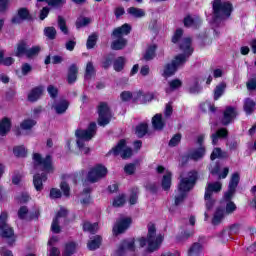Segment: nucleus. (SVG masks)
I'll return each mask as SVG.
<instances>
[{
	"label": "nucleus",
	"instance_id": "13",
	"mask_svg": "<svg viewBox=\"0 0 256 256\" xmlns=\"http://www.w3.org/2000/svg\"><path fill=\"white\" fill-rule=\"evenodd\" d=\"M237 115H239V112H237V107L227 106L223 112V117L221 120L222 125H229L230 123H233V121H235L237 118Z\"/></svg>",
	"mask_w": 256,
	"mask_h": 256
},
{
	"label": "nucleus",
	"instance_id": "41",
	"mask_svg": "<svg viewBox=\"0 0 256 256\" xmlns=\"http://www.w3.org/2000/svg\"><path fill=\"white\" fill-rule=\"evenodd\" d=\"M168 85H169V87L166 90V93H169V90L175 91L176 89H181L183 82L179 79H174V80H171L170 82H168Z\"/></svg>",
	"mask_w": 256,
	"mask_h": 256
},
{
	"label": "nucleus",
	"instance_id": "5",
	"mask_svg": "<svg viewBox=\"0 0 256 256\" xmlns=\"http://www.w3.org/2000/svg\"><path fill=\"white\" fill-rule=\"evenodd\" d=\"M211 4L214 18L220 21L229 19L234 11L233 3L227 0H214Z\"/></svg>",
	"mask_w": 256,
	"mask_h": 256
},
{
	"label": "nucleus",
	"instance_id": "40",
	"mask_svg": "<svg viewBox=\"0 0 256 256\" xmlns=\"http://www.w3.org/2000/svg\"><path fill=\"white\" fill-rule=\"evenodd\" d=\"M44 35L47 37V39H50V41H53L57 37V29L55 27H46L44 28Z\"/></svg>",
	"mask_w": 256,
	"mask_h": 256
},
{
	"label": "nucleus",
	"instance_id": "38",
	"mask_svg": "<svg viewBox=\"0 0 256 256\" xmlns=\"http://www.w3.org/2000/svg\"><path fill=\"white\" fill-rule=\"evenodd\" d=\"M83 230L88 231V233L95 234L97 231H99V224L98 223H90V222H85L83 224Z\"/></svg>",
	"mask_w": 256,
	"mask_h": 256
},
{
	"label": "nucleus",
	"instance_id": "32",
	"mask_svg": "<svg viewBox=\"0 0 256 256\" xmlns=\"http://www.w3.org/2000/svg\"><path fill=\"white\" fill-rule=\"evenodd\" d=\"M127 13L129 15H132V17H136V19H141V17H145V10L135 7H130L127 10Z\"/></svg>",
	"mask_w": 256,
	"mask_h": 256
},
{
	"label": "nucleus",
	"instance_id": "59",
	"mask_svg": "<svg viewBox=\"0 0 256 256\" xmlns=\"http://www.w3.org/2000/svg\"><path fill=\"white\" fill-rule=\"evenodd\" d=\"M22 75H29L33 71V67L29 63H24L21 67Z\"/></svg>",
	"mask_w": 256,
	"mask_h": 256
},
{
	"label": "nucleus",
	"instance_id": "28",
	"mask_svg": "<svg viewBox=\"0 0 256 256\" xmlns=\"http://www.w3.org/2000/svg\"><path fill=\"white\" fill-rule=\"evenodd\" d=\"M227 137V129L221 128L216 133L211 135L212 145H217L219 139Z\"/></svg>",
	"mask_w": 256,
	"mask_h": 256
},
{
	"label": "nucleus",
	"instance_id": "14",
	"mask_svg": "<svg viewBox=\"0 0 256 256\" xmlns=\"http://www.w3.org/2000/svg\"><path fill=\"white\" fill-rule=\"evenodd\" d=\"M131 226V218H120L116 221L113 227L114 235H121V233H125L126 230Z\"/></svg>",
	"mask_w": 256,
	"mask_h": 256
},
{
	"label": "nucleus",
	"instance_id": "17",
	"mask_svg": "<svg viewBox=\"0 0 256 256\" xmlns=\"http://www.w3.org/2000/svg\"><path fill=\"white\" fill-rule=\"evenodd\" d=\"M239 229V224H234L229 228V230H223L221 233L222 241H229L231 239V235H237V233H239Z\"/></svg>",
	"mask_w": 256,
	"mask_h": 256
},
{
	"label": "nucleus",
	"instance_id": "30",
	"mask_svg": "<svg viewBox=\"0 0 256 256\" xmlns=\"http://www.w3.org/2000/svg\"><path fill=\"white\" fill-rule=\"evenodd\" d=\"M87 247L90 251H95V249H99L101 247V236H94L88 242Z\"/></svg>",
	"mask_w": 256,
	"mask_h": 256
},
{
	"label": "nucleus",
	"instance_id": "64",
	"mask_svg": "<svg viewBox=\"0 0 256 256\" xmlns=\"http://www.w3.org/2000/svg\"><path fill=\"white\" fill-rule=\"evenodd\" d=\"M61 190L63 191L65 197H69V184H67V182H62L60 185Z\"/></svg>",
	"mask_w": 256,
	"mask_h": 256
},
{
	"label": "nucleus",
	"instance_id": "52",
	"mask_svg": "<svg viewBox=\"0 0 256 256\" xmlns=\"http://www.w3.org/2000/svg\"><path fill=\"white\" fill-rule=\"evenodd\" d=\"M41 51V47L40 46H33L32 48H28L27 52H26V57H35L37 55H39V52Z\"/></svg>",
	"mask_w": 256,
	"mask_h": 256
},
{
	"label": "nucleus",
	"instance_id": "58",
	"mask_svg": "<svg viewBox=\"0 0 256 256\" xmlns=\"http://www.w3.org/2000/svg\"><path fill=\"white\" fill-rule=\"evenodd\" d=\"M50 199H61V190L52 188L50 190Z\"/></svg>",
	"mask_w": 256,
	"mask_h": 256
},
{
	"label": "nucleus",
	"instance_id": "2",
	"mask_svg": "<svg viewBox=\"0 0 256 256\" xmlns=\"http://www.w3.org/2000/svg\"><path fill=\"white\" fill-rule=\"evenodd\" d=\"M195 181H197V171H190L186 176L184 174L180 175L177 195L175 196V205L183 203L187 193L195 187Z\"/></svg>",
	"mask_w": 256,
	"mask_h": 256
},
{
	"label": "nucleus",
	"instance_id": "16",
	"mask_svg": "<svg viewBox=\"0 0 256 256\" xmlns=\"http://www.w3.org/2000/svg\"><path fill=\"white\" fill-rule=\"evenodd\" d=\"M127 251H135V241H123L116 251V256H124Z\"/></svg>",
	"mask_w": 256,
	"mask_h": 256
},
{
	"label": "nucleus",
	"instance_id": "39",
	"mask_svg": "<svg viewBox=\"0 0 256 256\" xmlns=\"http://www.w3.org/2000/svg\"><path fill=\"white\" fill-rule=\"evenodd\" d=\"M77 249V245L73 242L67 243L64 247V251L62 253L63 256H71L75 253Z\"/></svg>",
	"mask_w": 256,
	"mask_h": 256
},
{
	"label": "nucleus",
	"instance_id": "23",
	"mask_svg": "<svg viewBox=\"0 0 256 256\" xmlns=\"http://www.w3.org/2000/svg\"><path fill=\"white\" fill-rule=\"evenodd\" d=\"M25 19H31V15L27 8H21L18 10V16L12 19V23H21V21H25Z\"/></svg>",
	"mask_w": 256,
	"mask_h": 256
},
{
	"label": "nucleus",
	"instance_id": "55",
	"mask_svg": "<svg viewBox=\"0 0 256 256\" xmlns=\"http://www.w3.org/2000/svg\"><path fill=\"white\" fill-rule=\"evenodd\" d=\"M14 155L16 157H25L27 155V150L23 146H16L14 148Z\"/></svg>",
	"mask_w": 256,
	"mask_h": 256
},
{
	"label": "nucleus",
	"instance_id": "54",
	"mask_svg": "<svg viewBox=\"0 0 256 256\" xmlns=\"http://www.w3.org/2000/svg\"><path fill=\"white\" fill-rule=\"evenodd\" d=\"M125 205V195H119L114 198L113 207H123Z\"/></svg>",
	"mask_w": 256,
	"mask_h": 256
},
{
	"label": "nucleus",
	"instance_id": "12",
	"mask_svg": "<svg viewBox=\"0 0 256 256\" xmlns=\"http://www.w3.org/2000/svg\"><path fill=\"white\" fill-rule=\"evenodd\" d=\"M105 175H107V168L101 164H98L88 172L87 181L90 183H97V181L103 179Z\"/></svg>",
	"mask_w": 256,
	"mask_h": 256
},
{
	"label": "nucleus",
	"instance_id": "47",
	"mask_svg": "<svg viewBox=\"0 0 256 256\" xmlns=\"http://www.w3.org/2000/svg\"><path fill=\"white\" fill-rule=\"evenodd\" d=\"M147 129H148V126L146 123H142V124H139L137 127H136V135L137 137H145V135H147Z\"/></svg>",
	"mask_w": 256,
	"mask_h": 256
},
{
	"label": "nucleus",
	"instance_id": "56",
	"mask_svg": "<svg viewBox=\"0 0 256 256\" xmlns=\"http://www.w3.org/2000/svg\"><path fill=\"white\" fill-rule=\"evenodd\" d=\"M39 3H43V1H46L48 5H51L52 7H59V5H63L65 3V0H37Z\"/></svg>",
	"mask_w": 256,
	"mask_h": 256
},
{
	"label": "nucleus",
	"instance_id": "43",
	"mask_svg": "<svg viewBox=\"0 0 256 256\" xmlns=\"http://www.w3.org/2000/svg\"><path fill=\"white\" fill-rule=\"evenodd\" d=\"M27 51H28L27 43L20 42L17 46L15 55L16 57H21L22 55H27Z\"/></svg>",
	"mask_w": 256,
	"mask_h": 256
},
{
	"label": "nucleus",
	"instance_id": "10",
	"mask_svg": "<svg viewBox=\"0 0 256 256\" xmlns=\"http://www.w3.org/2000/svg\"><path fill=\"white\" fill-rule=\"evenodd\" d=\"M98 125L100 127H105V125H109L111 123V119L113 118V114H111V108L105 102H101L98 105Z\"/></svg>",
	"mask_w": 256,
	"mask_h": 256
},
{
	"label": "nucleus",
	"instance_id": "25",
	"mask_svg": "<svg viewBox=\"0 0 256 256\" xmlns=\"http://www.w3.org/2000/svg\"><path fill=\"white\" fill-rule=\"evenodd\" d=\"M199 81H201L199 77H194L191 79L189 93H192L193 95L201 93V86L199 85Z\"/></svg>",
	"mask_w": 256,
	"mask_h": 256
},
{
	"label": "nucleus",
	"instance_id": "27",
	"mask_svg": "<svg viewBox=\"0 0 256 256\" xmlns=\"http://www.w3.org/2000/svg\"><path fill=\"white\" fill-rule=\"evenodd\" d=\"M205 156V147L201 146L197 150L192 151L189 154V159H192L193 161H199V159H203Z\"/></svg>",
	"mask_w": 256,
	"mask_h": 256
},
{
	"label": "nucleus",
	"instance_id": "44",
	"mask_svg": "<svg viewBox=\"0 0 256 256\" xmlns=\"http://www.w3.org/2000/svg\"><path fill=\"white\" fill-rule=\"evenodd\" d=\"M97 39H99V35H97V33L91 34L86 42L87 49H93V47L97 45Z\"/></svg>",
	"mask_w": 256,
	"mask_h": 256
},
{
	"label": "nucleus",
	"instance_id": "35",
	"mask_svg": "<svg viewBox=\"0 0 256 256\" xmlns=\"http://www.w3.org/2000/svg\"><path fill=\"white\" fill-rule=\"evenodd\" d=\"M155 51H157V45H155V44L150 45L147 48L146 53L144 54L145 61H151V59H154L155 58Z\"/></svg>",
	"mask_w": 256,
	"mask_h": 256
},
{
	"label": "nucleus",
	"instance_id": "11",
	"mask_svg": "<svg viewBox=\"0 0 256 256\" xmlns=\"http://www.w3.org/2000/svg\"><path fill=\"white\" fill-rule=\"evenodd\" d=\"M110 153H113L115 156L120 155L122 159H129L133 156V149L127 146L125 140H120Z\"/></svg>",
	"mask_w": 256,
	"mask_h": 256
},
{
	"label": "nucleus",
	"instance_id": "63",
	"mask_svg": "<svg viewBox=\"0 0 256 256\" xmlns=\"http://www.w3.org/2000/svg\"><path fill=\"white\" fill-rule=\"evenodd\" d=\"M124 171L127 175H133L135 173V164H127L124 167Z\"/></svg>",
	"mask_w": 256,
	"mask_h": 256
},
{
	"label": "nucleus",
	"instance_id": "45",
	"mask_svg": "<svg viewBox=\"0 0 256 256\" xmlns=\"http://www.w3.org/2000/svg\"><path fill=\"white\" fill-rule=\"evenodd\" d=\"M5 53L0 50V65H5L6 67H9V65H13L15 63V59L11 57L3 58Z\"/></svg>",
	"mask_w": 256,
	"mask_h": 256
},
{
	"label": "nucleus",
	"instance_id": "3",
	"mask_svg": "<svg viewBox=\"0 0 256 256\" xmlns=\"http://www.w3.org/2000/svg\"><path fill=\"white\" fill-rule=\"evenodd\" d=\"M164 236L162 234L157 235V228L155 227V224L149 223L148 224V235L147 239L140 238L138 240V243L140 247H145L148 243V251L150 253H153V251H157L161 247V243H163Z\"/></svg>",
	"mask_w": 256,
	"mask_h": 256
},
{
	"label": "nucleus",
	"instance_id": "36",
	"mask_svg": "<svg viewBox=\"0 0 256 256\" xmlns=\"http://www.w3.org/2000/svg\"><path fill=\"white\" fill-rule=\"evenodd\" d=\"M244 111L247 113V115H251L253 111H255V101L251 100L250 98H247L244 101Z\"/></svg>",
	"mask_w": 256,
	"mask_h": 256
},
{
	"label": "nucleus",
	"instance_id": "50",
	"mask_svg": "<svg viewBox=\"0 0 256 256\" xmlns=\"http://www.w3.org/2000/svg\"><path fill=\"white\" fill-rule=\"evenodd\" d=\"M123 67H125V58L119 57L114 61V69L116 71H123Z\"/></svg>",
	"mask_w": 256,
	"mask_h": 256
},
{
	"label": "nucleus",
	"instance_id": "21",
	"mask_svg": "<svg viewBox=\"0 0 256 256\" xmlns=\"http://www.w3.org/2000/svg\"><path fill=\"white\" fill-rule=\"evenodd\" d=\"M45 89V86H36L31 90V92L28 94V101H31L32 103H35L41 95H43V90Z\"/></svg>",
	"mask_w": 256,
	"mask_h": 256
},
{
	"label": "nucleus",
	"instance_id": "9",
	"mask_svg": "<svg viewBox=\"0 0 256 256\" xmlns=\"http://www.w3.org/2000/svg\"><path fill=\"white\" fill-rule=\"evenodd\" d=\"M222 189L221 182H214V183H208L205 188V194L204 199L206 202V208L208 210L213 209V206L215 205V200L213 199L214 193H219Z\"/></svg>",
	"mask_w": 256,
	"mask_h": 256
},
{
	"label": "nucleus",
	"instance_id": "60",
	"mask_svg": "<svg viewBox=\"0 0 256 256\" xmlns=\"http://www.w3.org/2000/svg\"><path fill=\"white\" fill-rule=\"evenodd\" d=\"M47 91H48L50 97H52V99H55V97H57V93H58L57 87H55L53 85H49L47 87Z\"/></svg>",
	"mask_w": 256,
	"mask_h": 256
},
{
	"label": "nucleus",
	"instance_id": "42",
	"mask_svg": "<svg viewBox=\"0 0 256 256\" xmlns=\"http://www.w3.org/2000/svg\"><path fill=\"white\" fill-rule=\"evenodd\" d=\"M58 27L64 35H69V28H67V21L62 16H58Z\"/></svg>",
	"mask_w": 256,
	"mask_h": 256
},
{
	"label": "nucleus",
	"instance_id": "31",
	"mask_svg": "<svg viewBox=\"0 0 256 256\" xmlns=\"http://www.w3.org/2000/svg\"><path fill=\"white\" fill-rule=\"evenodd\" d=\"M225 210L218 208L214 214V217L212 219V224L213 225H219L221 221H223V218L225 217Z\"/></svg>",
	"mask_w": 256,
	"mask_h": 256
},
{
	"label": "nucleus",
	"instance_id": "34",
	"mask_svg": "<svg viewBox=\"0 0 256 256\" xmlns=\"http://www.w3.org/2000/svg\"><path fill=\"white\" fill-rule=\"evenodd\" d=\"M177 71V68L172 64V63H169V64H166L164 66V71H163V77H172V75H175Z\"/></svg>",
	"mask_w": 256,
	"mask_h": 256
},
{
	"label": "nucleus",
	"instance_id": "15",
	"mask_svg": "<svg viewBox=\"0 0 256 256\" xmlns=\"http://www.w3.org/2000/svg\"><path fill=\"white\" fill-rule=\"evenodd\" d=\"M67 217V210L60 209V211L56 214V217L53 219L51 224V232L52 233H61V221L65 220Z\"/></svg>",
	"mask_w": 256,
	"mask_h": 256
},
{
	"label": "nucleus",
	"instance_id": "33",
	"mask_svg": "<svg viewBox=\"0 0 256 256\" xmlns=\"http://www.w3.org/2000/svg\"><path fill=\"white\" fill-rule=\"evenodd\" d=\"M173 174L171 172L167 171L166 174L162 178V188L164 191H169L171 189V177Z\"/></svg>",
	"mask_w": 256,
	"mask_h": 256
},
{
	"label": "nucleus",
	"instance_id": "37",
	"mask_svg": "<svg viewBox=\"0 0 256 256\" xmlns=\"http://www.w3.org/2000/svg\"><path fill=\"white\" fill-rule=\"evenodd\" d=\"M37 125V122L33 119H26L21 122L20 128L23 129L24 131H29L33 129Z\"/></svg>",
	"mask_w": 256,
	"mask_h": 256
},
{
	"label": "nucleus",
	"instance_id": "6",
	"mask_svg": "<svg viewBox=\"0 0 256 256\" xmlns=\"http://www.w3.org/2000/svg\"><path fill=\"white\" fill-rule=\"evenodd\" d=\"M131 33V25L124 24L112 32L113 42L111 44V49L114 51H121V49H125L127 47V39H125V35H129Z\"/></svg>",
	"mask_w": 256,
	"mask_h": 256
},
{
	"label": "nucleus",
	"instance_id": "1",
	"mask_svg": "<svg viewBox=\"0 0 256 256\" xmlns=\"http://www.w3.org/2000/svg\"><path fill=\"white\" fill-rule=\"evenodd\" d=\"M183 37V30L177 29L174 36L172 37V43H180L179 47L183 51L184 54L177 55L174 60H172V65L179 69L182 65H185L187 63V59L193 55V48L191 47V38L186 37L181 39Z\"/></svg>",
	"mask_w": 256,
	"mask_h": 256
},
{
	"label": "nucleus",
	"instance_id": "29",
	"mask_svg": "<svg viewBox=\"0 0 256 256\" xmlns=\"http://www.w3.org/2000/svg\"><path fill=\"white\" fill-rule=\"evenodd\" d=\"M225 89H227V84L225 82H221L214 89V101H218L220 97L225 93Z\"/></svg>",
	"mask_w": 256,
	"mask_h": 256
},
{
	"label": "nucleus",
	"instance_id": "22",
	"mask_svg": "<svg viewBox=\"0 0 256 256\" xmlns=\"http://www.w3.org/2000/svg\"><path fill=\"white\" fill-rule=\"evenodd\" d=\"M78 73H79V68L77 67V65L72 64L68 69L67 81H68L69 85H73V83H75V81H77Z\"/></svg>",
	"mask_w": 256,
	"mask_h": 256
},
{
	"label": "nucleus",
	"instance_id": "57",
	"mask_svg": "<svg viewBox=\"0 0 256 256\" xmlns=\"http://www.w3.org/2000/svg\"><path fill=\"white\" fill-rule=\"evenodd\" d=\"M181 143V134H175L169 141V147H177V144Z\"/></svg>",
	"mask_w": 256,
	"mask_h": 256
},
{
	"label": "nucleus",
	"instance_id": "48",
	"mask_svg": "<svg viewBox=\"0 0 256 256\" xmlns=\"http://www.w3.org/2000/svg\"><path fill=\"white\" fill-rule=\"evenodd\" d=\"M91 21V18L80 17L76 21V27L77 29H81V27H87V25H90Z\"/></svg>",
	"mask_w": 256,
	"mask_h": 256
},
{
	"label": "nucleus",
	"instance_id": "51",
	"mask_svg": "<svg viewBox=\"0 0 256 256\" xmlns=\"http://www.w3.org/2000/svg\"><path fill=\"white\" fill-rule=\"evenodd\" d=\"M235 211H237V205H235V202H232V201L227 202L226 210L224 211V213L226 215H231L235 213Z\"/></svg>",
	"mask_w": 256,
	"mask_h": 256
},
{
	"label": "nucleus",
	"instance_id": "26",
	"mask_svg": "<svg viewBox=\"0 0 256 256\" xmlns=\"http://www.w3.org/2000/svg\"><path fill=\"white\" fill-rule=\"evenodd\" d=\"M8 131H11V121L8 118H4L0 122V135L2 137H5L7 135Z\"/></svg>",
	"mask_w": 256,
	"mask_h": 256
},
{
	"label": "nucleus",
	"instance_id": "20",
	"mask_svg": "<svg viewBox=\"0 0 256 256\" xmlns=\"http://www.w3.org/2000/svg\"><path fill=\"white\" fill-rule=\"evenodd\" d=\"M152 126L156 131H163L165 127V121H163L162 114H156L152 117Z\"/></svg>",
	"mask_w": 256,
	"mask_h": 256
},
{
	"label": "nucleus",
	"instance_id": "61",
	"mask_svg": "<svg viewBox=\"0 0 256 256\" xmlns=\"http://www.w3.org/2000/svg\"><path fill=\"white\" fill-rule=\"evenodd\" d=\"M233 195H235V188H228V191L224 194L225 201H231Z\"/></svg>",
	"mask_w": 256,
	"mask_h": 256
},
{
	"label": "nucleus",
	"instance_id": "24",
	"mask_svg": "<svg viewBox=\"0 0 256 256\" xmlns=\"http://www.w3.org/2000/svg\"><path fill=\"white\" fill-rule=\"evenodd\" d=\"M203 253V245L199 242H195L188 249V256H201Z\"/></svg>",
	"mask_w": 256,
	"mask_h": 256
},
{
	"label": "nucleus",
	"instance_id": "4",
	"mask_svg": "<svg viewBox=\"0 0 256 256\" xmlns=\"http://www.w3.org/2000/svg\"><path fill=\"white\" fill-rule=\"evenodd\" d=\"M97 133V124L95 122L90 123L88 128L86 130L78 129L75 132L76 138H77V147L79 148L82 153L85 155L89 154L91 149L89 147L85 146V143L88 141H91L93 137H95V134Z\"/></svg>",
	"mask_w": 256,
	"mask_h": 256
},
{
	"label": "nucleus",
	"instance_id": "7",
	"mask_svg": "<svg viewBox=\"0 0 256 256\" xmlns=\"http://www.w3.org/2000/svg\"><path fill=\"white\" fill-rule=\"evenodd\" d=\"M33 163L35 171H44V173H53V171H55L51 155H47L43 158L41 154L35 153L33 155Z\"/></svg>",
	"mask_w": 256,
	"mask_h": 256
},
{
	"label": "nucleus",
	"instance_id": "19",
	"mask_svg": "<svg viewBox=\"0 0 256 256\" xmlns=\"http://www.w3.org/2000/svg\"><path fill=\"white\" fill-rule=\"evenodd\" d=\"M52 109H54L57 115H63L69 109V102L67 100H60L52 106Z\"/></svg>",
	"mask_w": 256,
	"mask_h": 256
},
{
	"label": "nucleus",
	"instance_id": "53",
	"mask_svg": "<svg viewBox=\"0 0 256 256\" xmlns=\"http://www.w3.org/2000/svg\"><path fill=\"white\" fill-rule=\"evenodd\" d=\"M223 157H225V155L223 154V151H221V148H215L210 156V159L215 161V159H221Z\"/></svg>",
	"mask_w": 256,
	"mask_h": 256
},
{
	"label": "nucleus",
	"instance_id": "18",
	"mask_svg": "<svg viewBox=\"0 0 256 256\" xmlns=\"http://www.w3.org/2000/svg\"><path fill=\"white\" fill-rule=\"evenodd\" d=\"M47 181V174H36L33 178V183L36 191H43V183Z\"/></svg>",
	"mask_w": 256,
	"mask_h": 256
},
{
	"label": "nucleus",
	"instance_id": "8",
	"mask_svg": "<svg viewBox=\"0 0 256 256\" xmlns=\"http://www.w3.org/2000/svg\"><path fill=\"white\" fill-rule=\"evenodd\" d=\"M8 217L7 212H2L0 215V237L6 239L8 245H13L15 241V231L7 223Z\"/></svg>",
	"mask_w": 256,
	"mask_h": 256
},
{
	"label": "nucleus",
	"instance_id": "49",
	"mask_svg": "<svg viewBox=\"0 0 256 256\" xmlns=\"http://www.w3.org/2000/svg\"><path fill=\"white\" fill-rule=\"evenodd\" d=\"M240 181V176L239 173H234L231 176L230 183H229V188L230 189H237V185H239Z\"/></svg>",
	"mask_w": 256,
	"mask_h": 256
},
{
	"label": "nucleus",
	"instance_id": "46",
	"mask_svg": "<svg viewBox=\"0 0 256 256\" xmlns=\"http://www.w3.org/2000/svg\"><path fill=\"white\" fill-rule=\"evenodd\" d=\"M95 75V66L93 62H88L85 70V79H91Z\"/></svg>",
	"mask_w": 256,
	"mask_h": 256
},
{
	"label": "nucleus",
	"instance_id": "62",
	"mask_svg": "<svg viewBox=\"0 0 256 256\" xmlns=\"http://www.w3.org/2000/svg\"><path fill=\"white\" fill-rule=\"evenodd\" d=\"M184 25L185 27H195V19H193L191 16L185 17Z\"/></svg>",
	"mask_w": 256,
	"mask_h": 256
}]
</instances>
